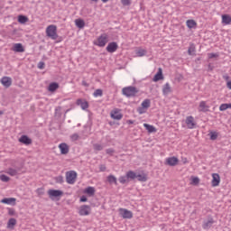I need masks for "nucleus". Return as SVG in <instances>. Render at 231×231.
I'll list each match as a JSON object with an SVG mask.
<instances>
[{
    "mask_svg": "<svg viewBox=\"0 0 231 231\" xmlns=\"http://www.w3.org/2000/svg\"><path fill=\"white\" fill-rule=\"evenodd\" d=\"M140 90L136 88V87L129 86L125 87L122 89L123 95L127 97V98H131V97H136V94L139 93Z\"/></svg>",
    "mask_w": 231,
    "mask_h": 231,
    "instance_id": "obj_1",
    "label": "nucleus"
},
{
    "mask_svg": "<svg viewBox=\"0 0 231 231\" xmlns=\"http://www.w3.org/2000/svg\"><path fill=\"white\" fill-rule=\"evenodd\" d=\"M46 35L52 39V41H57L59 39V34H57V26L56 25H49L46 29Z\"/></svg>",
    "mask_w": 231,
    "mask_h": 231,
    "instance_id": "obj_2",
    "label": "nucleus"
},
{
    "mask_svg": "<svg viewBox=\"0 0 231 231\" xmlns=\"http://www.w3.org/2000/svg\"><path fill=\"white\" fill-rule=\"evenodd\" d=\"M135 177H136V175H134V171H128L126 172L125 176H120L118 178V181L122 185H125V183H129L130 180H134Z\"/></svg>",
    "mask_w": 231,
    "mask_h": 231,
    "instance_id": "obj_3",
    "label": "nucleus"
},
{
    "mask_svg": "<svg viewBox=\"0 0 231 231\" xmlns=\"http://www.w3.org/2000/svg\"><path fill=\"white\" fill-rule=\"evenodd\" d=\"M109 36L106 33L101 34L97 38V42H94L95 46H98L99 48H104L108 42Z\"/></svg>",
    "mask_w": 231,
    "mask_h": 231,
    "instance_id": "obj_4",
    "label": "nucleus"
},
{
    "mask_svg": "<svg viewBox=\"0 0 231 231\" xmlns=\"http://www.w3.org/2000/svg\"><path fill=\"white\" fill-rule=\"evenodd\" d=\"M66 181L69 185H73L77 181V172L75 171H67Z\"/></svg>",
    "mask_w": 231,
    "mask_h": 231,
    "instance_id": "obj_5",
    "label": "nucleus"
},
{
    "mask_svg": "<svg viewBox=\"0 0 231 231\" xmlns=\"http://www.w3.org/2000/svg\"><path fill=\"white\" fill-rule=\"evenodd\" d=\"M142 106L137 108V112L139 115H143V113H146V109H149L151 107V99H144L142 104Z\"/></svg>",
    "mask_w": 231,
    "mask_h": 231,
    "instance_id": "obj_6",
    "label": "nucleus"
},
{
    "mask_svg": "<svg viewBox=\"0 0 231 231\" xmlns=\"http://www.w3.org/2000/svg\"><path fill=\"white\" fill-rule=\"evenodd\" d=\"M216 221L214 220V217L212 216H208L206 220L203 221L202 223V228L204 230H210L212 228V225H214Z\"/></svg>",
    "mask_w": 231,
    "mask_h": 231,
    "instance_id": "obj_7",
    "label": "nucleus"
},
{
    "mask_svg": "<svg viewBox=\"0 0 231 231\" xmlns=\"http://www.w3.org/2000/svg\"><path fill=\"white\" fill-rule=\"evenodd\" d=\"M48 194L51 199H53V198H60V196H64V192L60 189H49Z\"/></svg>",
    "mask_w": 231,
    "mask_h": 231,
    "instance_id": "obj_8",
    "label": "nucleus"
},
{
    "mask_svg": "<svg viewBox=\"0 0 231 231\" xmlns=\"http://www.w3.org/2000/svg\"><path fill=\"white\" fill-rule=\"evenodd\" d=\"M79 216H89L91 214V207L88 205H83L79 208Z\"/></svg>",
    "mask_w": 231,
    "mask_h": 231,
    "instance_id": "obj_9",
    "label": "nucleus"
},
{
    "mask_svg": "<svg viewBox=\"0 0 231 231\" xmlns=\"http://www.w3.org/2000/svg\"><path fill=\"white\" fill-rule=\"evenodd\" d=\"M6 173L9 176H19V174H22L21 167L8 168Z\"/></svg>",
    "mask_w": 231,
    "mask_h": 231,
    "instance_id": "obj_10",
    "label": "nucleus"
},
{
    "mask_svg": "<svg viewBox=\"0 0 231 231\" xmlns=\"http://www.w3.org/2000/svg\"><path fill=\"white\" fill-rule=\"evenodd\" d=\"M116 50H118V43H116V42H109L106 46V51L108 53H115Z\"/></svg>",
    "mask_w": 231,
    "mask_h": 231,
    "instance_id": "obj_11",
    "label": "nucleus"
},
{
    "mask_svg": "<svg viewBox=\"0 0 231 231\" xmlns=\"http://www.w3.org/2000/svg\"><path fill=\"white\" fill-rule=\"evenodd\" d=\"M180 160L178 157L172 156L166 159V165L170 167H176V164L179 163Z\"/></svg>",
    "mask_w": 231,
    "mask_h": 231,
    "instance_id": "obj_12",
    "label": "nucleus"
},
{
    "mask_svg": "<svg viewBox=\"0 0 231 231\" xmlns=\"http://www.w3.org/2000/svg\"><path fill=\"white\" fill-rule=\"evenodd\" d=\"M120 214L124 219H131L133 217V212L129 209L120 208Z\"/></svg>",
    "mask_w": 231,
    "mask_h": 231,
    "instance_id": "obj_13",
    "label": "nucleus"
},
{
    "mask_svg": "<svg viewBox=\"0 0 231 231\" xmlns=\"http://www.w3.org/2000/svg\"><path fill=\"white\" fill-rule=\"evenodd\" d=\"M0 82L4 88H10L12 86V78L5 76L1 79Z\"/></svg>",
    "mask_w": 231,
    "mask_h": 231,
    "instance_id": "obj_14",
    "label": "nucleus"
},
{
    "mask_svg": "<svg viewBox=\"0 0 231 231\" xmlns=\"http://www.w3.org/2000/svg\"><path fill=\"white\" fill-rule=\"evenodd\" d=\"M77 106H80L81 109L86 110L89 107V103L86 99L79 98L76 101Z\"/></svg>",
    "mask_w": 231,
    "mask_h": 231,
    "instance_id": "obj_15",
    "label": "nucleus"
},
{
    "mask_svg": "<svg viewBox=\"0 0 231 231\" xmlns=\"http://www.w3.org/2000/svg\"><path fill=\"white\" fill-rule=\"evenodd\" d=\"M212 178H213L211 181L212 187H217L221 182V177H219V174L217 173H213Z\"/></svg>",
    "mask_w": 231,
    "mask_h": 231,
    "instance_id": "obj_16",
    "label": "nucleus"
},
{
    "mask_svg": "<svg viewBox=\"0 0 231 231\" xmlns=\"http://www.w3.org/2000/svg\"><path fill=\"white\" fill-rule=\"evenodd\" d=\"M18 142L23 143V145H32V138L28 137V135H22Z\"/></svg>",
    "mask_w": 231,
    "mask_h": 231,
    "instance_id": "obj_17",
    "label": "nucleus"
},
{
    "mask_svg": "<svg viewBox=\"0 0 231 231\" xmlns=\"http://www.w3.org/2000/svg\"><path fill=\"white\" fill-rule=\"evenodd\" d=\"M186 125L189 129H194V127H196V123H194V117L192 116L186 118Z\"/></svg>",
    "mask_w": 231,
    "mask_h": 231,
    "instance_id": "obj_18",
    "label": "nucleus"
},
{
    "mask_svg": "<svg viewBox=\"0 0 231 231\" xmlns=\"http://www.w3.org/2000/svg\"><path fill=\"white\" fill-rule=\"evenodd\" d=\"M59 149L61 154H68V152H69V146H68L66 143H60Z\"/></svg>",
    "mask_w": 231,
    "mask_h": 231,
    "instance_id": "obj_19",
    "label": "nucleus"
},
{
    "mask_svg": "<svg viewBox=\"0 0 231 231\" xmlns=\"http://www.w3.org/2000/svg\"><path fill=\"white\" fill-rule=\"evenodd\" d=\"M15 201H17L15 198H5L1 200V203L5 205H15Z\"/></svg>",
    "mask_w": 231,
    "mask_h": 231,
    "instance_id": "obj_20",
    "label": "nucleus"
},
{
    "mask_svg": "<svg viewBox=\"0 0 231 231\" xmlns=\"http://www.w3.org/2000/svg\"><path fill=\"white\" fill-rule=\"evenodd\" d=\"M152 80L153 82L163 80V72L162 71V69H159L158 72L154 75Z\"/></svg>",
    "mask_w": 231,
    "mask_h": 231,
    "instance_id": "obj_21",
    "label": "nucleus"
},
{
    "mask_svg": "<svg viewBox=\"0 0 231 231\" xmlns=\"http://www.w3.org/2000/svg\"><path fill=\"white\" fill-rule=\"evenodd\" d=\"M134 175H135L134 180L137 179L138 181H142V182L147 181V174H145V173L138 174V173L134 172Z\"/></svg>",
    "mask_w": 231,
    "mask_h": 231,
    "instance_id": "obj_22",
    "label": "nucleus"
},
{
    "mask_svg": "<svg viewBox=\"0 0 231 231\" xmlns=\"http://www.w3.org/2000/svg\"><path fill=\"white\" fill-rule=\"evenodd\" d=\"M208 106L207 105V102L201 101L199 106V111L202 113H207L208 111Z\"/></svg>",
    "mask_w": 231,
    "mask_h": 231,
    "instance_id": "obj_23",
    "label": "nucleus"
},
{
    "mask_svg": "<svg viewBox=\"0 0 231 231\" xmlns=\"http://www.w3.org/2000/svg\"><path fill=\"white\" fill-rule=\"evenodd\" d=\"M14 51H16L17 53H23L24 52V47H23L22 43H15L14 45Z\"/></svg>",
    "mask_w": 231,
    "mask_h": 231,
    "instance_id": "obj_24",
    "label": "nucleus"
},
{
    "mask_svg": "<svg viewBox=\"0 0 231 231\" xmlns=\"http://www.w3.org/2000/svg\"><path fill=\"white\" fill-rule=\"evenodd\" d=\"M75 24L77 26V28H79V30H82V28H84V26H86V22H84L83 19H76L75 20Z\"/></svg>",
    "mask_w": 231,
    "mask_h": 231,
    "instance_id": "obj_25",
    "label": "nucleus"
},
{
    "mask_svg": "<svg viewBox=\"0 0 231 231\" xmlns=\"http://www.w3.org/2000/svg\"><path fill=\"white\" fill-rule=\"evenodd\" d=\"M111 118H113V120H122V118H124V115L120 112L115 111L114 113H111Z\"/></svg>",
    "mask_w": 231,
    "mask_h": 231,
    "instance_id": "obj_26",
    "label": "nucleus"
},
{
    "mask_svg": "<svg viewBox=\"0 0 231 231\" xmlns=\"http://www.w3.org/2000/svg\"><path fill=\"white\" fill-rule=\"evenodd\" d=\"M59 83L57 82H52L49 85L48 87V91H50L51 93H54V91H57V88H59Z\"/></svg>",
    "mask_w": 231,
    "mask_h": 231,
    "instance_id": "obj_27",
    "label": "nucleus"
},
{
    "mask_svg": "<svg viewBox=\"0 0 231 231\" xmlns=\"http://www.w3.org/2000/svg\"><path fill=\"white\" fill-rule=\"evenodd\" d=\"M222 23L223 24H231V16L230 14L222 15Z\"/></svg>",
    "mask_w": 231,
    "mask_h": 231,
    "instance_id": "obj_28",
    "label": "nucleus"
},
{
    "mask_svg": "<svg viewBox=\"0 0 231 231\" xmlns=\"http://www.w3.org/2000/svg\"><path fill=\"white\" fill-rule=\"evenodd\" d=\"M186 25L188 28H189V30H192V28H196L198 26V23H196L194 20H187Z\"/></svg>",
    "mask_w": 231,
    "mask_h": 231,
    "instance_id": "obj_29",
    "label": "nucleus"
},
{
    "mask_svg": "<svg viewBox=\"0 0 231 231\" xmlns=\"http://www.w3.org/2000/svg\"><path fill=\"white\" fill-rule=\"evenodd\" d=\"M172 90L171 89V85L169 83H166L162 88V94L164 96L169 95Z\"/></svg>",
    "mask_w": 231,
    "mask_h": 231,
    "instance_id": "obj_30",
    "label": "nucleus"
},
{
    "mask_svg": "<svg viewBox=\"0 0 231 231\" xmlns=\"http://www.w3.org/2000/svg\"><path fill=\"white\" fill-rule=\"evenodd\" d=\"M106 180L110 185H112V183H114V185H118V180H116V177H115V175H108Z\"/></svg>",
    "mask_w": 231,
    "mask_h": 231,
    "instance_id": "obj_31",
    "label": "nucleus"
},
{
    "mask_svg": "<svg viewBox=\"0 0 231 231\" xmlns=\"http://www.w3.org/2000/svg\"><path fill=\"white\" fill-rule=\"evenodd\" d=\"M143 127L148 131V133H156V127L149 124H143Z\"/></svg>",
    "mask_w": 231,
    "mask_h": 231,
    "instance_id": "obj_32",
    "label": "nucleus"
},
{
    "mask_svg": "<svg viewBox=\"0 0 231 231\" xmlns=\"http://www.w3.org/2000/svg\"><path fill=\"white\" fill-rule=\"evenodd\" d=\"M95 188L88 186L85 190V194H88V196H95Z\"/></svg>",
    "mask_w": 231,
    "mask_h": 231,
    "instance_id": "obj_33",
    "label": "nucleus"
},
{
    "mask_svg": "<svg viewBox=\"0 0 231 231\" xmlns=\"http://www.w3.org/2000/svg\"><path fill=\"white\" fill-rule=\"evenodd\" d=\"M17 225V219L10 218L7 222V228H14Z\"/></svg>",
    "mask_w": 231,
    "mask_h": 231,
    "instance_id": "obj_34",
    "label": "nucleus"
},
{
    "mask_svg": "<svg viewBox=\"0 0 231 231\" xmlns=\"http://www.w3.org/2000/svg\"><path fill=\"white\" fill-rule=\"evenodd\" d=\"M18 23H20V24L28 23V17L26 15L20 14L18 16Z\"/></svg>",
    "mask_w": 231,
    "mask_h": 231,
    "instance_id": "obj_35",
    "label": "nucleus"
},
{
    "mask_svg": "<svg viewBox=\"0 0 231 231\" xmlns=\"http://www.w3.org/2000/svg\"><path fill=\"white\" fill-rule=\"evenodd\" d=\"M55 116H56V118H60V116H62V107L61 106H58L55 108Z\"/></svg>",
    "mask_w": 231,
    "mask_h": 231,
    "instance_id": "obj_36",
    "label": "nucleus"
},
{
    "mask_svg": "<svg viewBox=\"0 0 231 231\" xmlns=\"http://www.w3.org/2000/svg\"><path fill=\"white\" fill-rule=\"evenodd\" d=\"M231 107V104H222L219 106V111H226V109H229Z\"/></svg>",
    "mask_w": 231,
    "mask_h": 231,
    "instance_id": "obj_37",
    "label": "nucleus"
},
{
    "mask_svg": "<svg viewBox=\"0 0 231 231\" xmlns=\"http://www.w3.org/2000/svg\"><path fill=\"white\" fill-rule=\"evenodd\" d=\"M94 151H104V145L99 143H94L93 144Z\"/></svg>",
    "mask_w": 231,
    "mask_h": 231,
    "instance_id": "obj_38",
    "label": "nucleus"
},
{
    "mask_svg": "<svg viewBox=\"0 0 231 231\" xmlns=\"http://www.w3.org/2000/svg\"><path fill=\"white\" fill-rule=\"evenodd\" d=\"M195 52H196V46H194V44H191L188 49V54L193 55V53Z\"/></svg>",
    "mask_w": 231,
    "mask_h": 231,
    "instance_id": "obj_39",
    "label": "nucleus"
},
{
    "mask_svg": "<svg viewBox=\"0 0 231 231\" xmlns=\"http://www.w3.org/2000/svg\"><path fill=\"white\" fill-rule=\"evenodd\" d=\"M147 51L143 50V49H140L137 51L136 55L137 57H144V55H146Z\"/></svg>",
    "mask_w": 231,
    "mask_h": 231,
    "instance_id": "obj_40",
    "label": "nucleus"
},
{
    "mask_svg": "<svg viewBox=\"0 0 231 231\" xmlns=\"http://www.w3.org/2000/svg\"><path fill=\"white\" fill-rule=\"evenodd\" d=\"M104 95V91L100 88H97L94 93L93 96L94 97H102Z\"/></svg>",
    "mask_w": 231,
    "mask_h": 231,
    "instance_id": "obj_41",
    "label": "nucleus"
},
{
    "mask_svg": "<svg viewBox=\"0 0 231 231\" xmlns=\"http://www.w3.org/2000/svg\"><path fill=\"white\" fill-rule=\"evenodd\" d=\"M0 180H1V181H4L5 183H8V181H10V177H8L5 174H2V175H0Z\"/></svg>",
    "mask_w": 231,
    "mask_h": 231,
    "instance_id": "obj_42",
    "label": "nucleus"
},
{
    "mask_svg": "<svg viewBox=\"0 0 231 231\" xmlns=\"http://www.w3.org/2000/svg\"><path fill=\"white\" fill-rule=\"evenodd\" d=\"M133 0H121V5L124 6H131Z\"/></svg>",
    "mask_w": 231,
    "mask_h": 231,
    "instance_id": "obj_43",
    "label": "nucleus"
},
{
    "mask_svg": "<svg viewBox=\"0 0 231 231\" xmlns=\"http://www.w3.org/2000/svg\"><path fill=\"white\" fill-rule=\"evenodd\" d=\"M210 140H217V132H210L208 134Z\"/></svg>",
    "mask_w": 231,
    "mask_h": 231,
    "instance_id": "obj_44",
    "label": "nucleus"
},
{
    "mask_svg": "<svg viewBox=\"0 0 231 231\" xmlns=\"http://www.w3.org/2000/svg\"><path fill=\"white\" fill-rule=\"evenodd\" d=\"M191 184L192 185H199V178L198 177H191Z\"/></svg>",
    "mask_w": 231,
    "mask_h": 231,
    "instance_id": "obj_45",
    "label": "nucleus"
},
{
    "mask_svg": "<svg viewBox=\"0 0 231 231\" xmlns=\"http://www.w3.org/2000/svg\"><path fill=\"white\" fill-rule=\"evenodd\" d=\"M106 154H108L109 156H113V154H115V149L113 148H108L106 150Z\"/></svg>",
    "mask_w": 231,
    "mask_h": 231,
    "instance_id": "obj_46",
    "label": "nucleus"
},
{
    "mask_svg": "<svg viewBox=\"0 0 231 231\" xmlns=\"http://www.w3.org/2000/svg\"><path fill=\"white\" fill-rule=\"evenodd\" d=\"M79 136L78 134H73L72 135H70V139L72 140V142H77V140H79Z\"/></svg>",
    "mask_w": 231,
    "mask_h": 231,
    "instance_id": "obj_47",
    "label": "nucleus"
},
{
    "mask_svg": "<svg viewBox=\"0 0 231 231\" xmlns=\"http://www.w3.org/2000/svg\"><path fill=\"white\" fill-rule=\"evenodd\" d=\"M44 66H45L44 61H40V62L38 63V68H39V69H44Z\"/></svg>",
    "mask_w": 231,
    "mask_h": 231,
    "instance_id": "obj_48",
    "label": "nucleus"
},
{
    "mask_svg": "<svg viewBox=\"0 0 231 231\" xmlns=\"http://www.w3.org/2000/svg\"><path fill=\"white\" fill-rule=\"evenodd\" d=\"M79 201H80L81 203H86V201H88V197H86V196H84V195L81 196Z\"/></svg>",
    "mask_w": 231,
    "mask_h": 231,
    "instance_id": "obj_49",
    "label": "nucleus"
},
{
    "mask_svg": "<svg viewBox=\"0 0 231 231\" xmlns=\"http://www.w3.org/2000/svg\"><path fill=\"white\" fill-rule=\"evenodd\" d=\"M8 215H9V216H14V215H15V209H14V208H9V209H8Z\"/></svg>",
    "mask_w": 231,
    "mask_h": 231,
    "instance_id": "obj_50",
    "label": "nucleus"
},
{
    "mask_svg": "<svg viewBox=\"0 0 231 231\" xmlns=\"http://www.w3.org/2000/svg\"><path fill=\"white\" fill-rule=\"evenodd\" d=\"M56 181H57V183H63L64 179L62 178V176H60V177H57Z\"/></svg>",
    "mask_w": 231,
    "mask_h": 231,
    "instance_id": "obj_51",
    "label": "nucleus"
},
{
    "mask_svg": "<svg viewBox=\"0 0 231 231\" xmlns=\"http://www.w3.org/2000/svg\"><path fill=\"white\" fill-rule=\"evenodd\" d=\"M99 171H100L101 172H106V165L101 164V165L99 166Z\"/></svg>",
    "mask_w": 231,
    "mask_h": 231,
    "instance_id": "obj_52",
    "label": "nucleus"
},
{
    "mask_svg": "<svg viewBox=\"0 0 231 231\" xmlns=\"http://www.w3.org/2000/svg\"><path fill=\"white\" fill-rule=\"evenodd\" d=\"M215 57H217V54H216V53L209 54V59H215Z\"/></svg>",
    "mask_w": 231,
    "mask_h": 231,
    "instance_id": "obj_53",
    "label": "nucleus"
},
{
    "mask_svg": "<svg viewBox=\"0 0 231 231\" xmlns=\"http://www.w3.org/2000/svg\"><path fill=\"white\" fill-rule=\"evenodd\" d=\"M223 79H224V80H230V76H228V75H224V76H223Z\"/></svg>",
    "mask_w": 231,
    "mask_h": 231,
    "instance_id": "obj_54",
    "label": "nucleus"
},
{
    "mask_svg": "<svg viewBox=\"0 0 231 231\" xmlns=\"http://www.w3.org/2000/svg\"><path fill=\"white\" fill-rule=\"evenodd\" d=\"M126 124H128L129 125H131L134 124V121H133V120H127V121H126Z\"/></svg>",
    "mask_w": 231,
    "mask_h": 231,
    "instance_id": "obj_55",
    "label": "nucleus"
},
{
    "mask_svg": "<svg viewBox=\"0 0 231 231\" xmlns=\"http://www.w3.org/2000/svg\"><path fill=\"white\" fill-rule=\"evenodd\" d=\"M226 86H227L228 89H231V80L227 81Z\"/></svg>",
    "mask_w": 231,
    "mask_h": 231,
    "instance_id": "obj_56",
    "label": "nucleus"
},
{
    "mask_svg": "<svg viewBox=\"0 0 231 231\" xmlns=\"http://www.w3.org/2000/svg\"><path fill=\"white\" fill-rule=\"evenodd\" d=\"M83 86H88V83H86V81L82 82Z\"/></svg>",
    "mask_w": 231,
    "mask_h": 231,
    "instance_id": "obj_57",
    "label": "nucleus"
},
{
    "mask_svg": "<svg viewBox=\"0 0 231 231\" xmlns=\"http://www.w3.org/2000/svg\"><path fill=\"white\" fill-rule=\"evenodd\" d=\"M102 1V3H107V1H109V0H101Z\"/></svg>",
    "mask_w": 231,
    "mask_h": 231,
    "instance_id": "obj_58",
    "label": "nucleus"
},
{
    "mask_svg": "<svg viewBox=\"0 0 231 231\" xmlns=\"http://www.w3.org/2000/svg\"><path fill=\"white\" fill-rule=\"evenodd\" d=\"M91 1H93L94 3H98V0H91Z\"/></svg>",
    "mask_w": 231,
    "mask_h": 231,
    "instance_id": "obj_59",
    "label": "nucleus"
},
{
    "mask_svg": "<svg viewBox=\"0 0 231 231\" xmlns=\"http://www.w3.org/2000/svg\"><path fill=\"white\" fill-rule=\"evenodd\" d=\"M4 114H5V112H3V111L0 110V116H1V115H4Z\"/></svg>",
    "mask_w": 231,
    "mask_h": 231,
    "instance_id": "obj_60",
    "label": "nucleus"
},
{
    "mask_svg": "<svg viewBox=\"0 0 231 231\" xmlns=\"http://www.w3.org/2000/svg\"><path fill=\"white\" fill-rule=\"evenodd\" d=\"M69 111V109H67L66 112H65V114L68 113Z\"/></svg>",
    "mask_w": 231,
    "mask_h": 231,
    "instance_id": "obj_61",
    "label": "nucleus"
},
{
    "mask_svg": "<svg viewBox=\"0 0 231 231\" xmlns=\"http://www.w3.org/2000/svg\"><path fill=\"white\" fill-rule=\"evenodd\" d=\"M184 163H187V159L184 160Z\"/></svg>",
    "mask_w": 231,
    "mask_h": 231,
    "instance_id": "obj_62",
    "label": "nucleus"
},
{
    "mask_svg": "<svg viewBox=\"0 0 231 231\" xmlns=\"http://www.w3.org/2000/svg\"><path fill=\"white\" fill-rule=\"evenodd\" d=\"M184 163H187V159L184 160Z\"/></svg>",
    "mask_w": 231,
    "mask_h": 231,
    "instance_id": "obj_63",
    "label": "nucleus"
},
{
    "mask_svg": "<svg viewBox=\"0 0 231 231\" xmlns=\"http://www.w3.org/2000/svg\"><path fill=\"white\" fill-rule=\"evenodd\" d=\"M197 60H200V59H199V58H198V59H197Z\"/></svg>",
    "mask_w": 231,
    "mask_h": 231,
    "instance_id": "obj_64",
    "label": "nucleus"
}]
</instances>
